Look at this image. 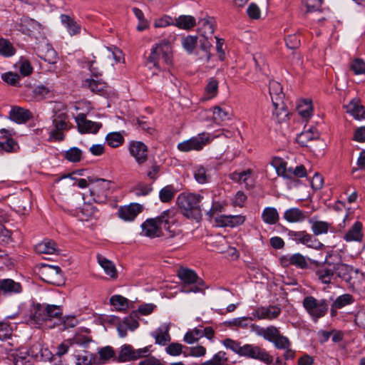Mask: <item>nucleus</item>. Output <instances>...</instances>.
Returning <instances> with one entry per match:
<instances>
[{"label": "nucleus", "mask_w": 365, "mask_h": 365, "mask_svg": "<svg viewBox=\"0 0 365 365\" xmlns=\"http://www.w3.org/2000/svg\"><path fill=\"white\" fill-rule=\"evenodd\" d=\"M175 211L167 210L155 217L146 220L142 225V234L149 237H156L162 235V230L170 232V224L175 222Z\"/></svg>", "instance_id": "nucleus-1"}, {"label": "nucleus", "mask_w": 365, "mask_h": 365, "mask_svg": "<svg viewBox=\"0 0 365 365\" xmlns=\"http://www.w3.org/2000/svg\"><path fill=\"white\" fill-rule=\"evenodd\" d=\"M203 196L194 193H181L177 198L178 205L184 216L189 219L199 220L202 217L201 203Z\"/></svg>", "instance_id": "nucleus-2"}, {"label": "nucleus", "mask_w": 365, "mask_h": 365, "mask_svg": "<svg viewBox=\"0 0 365 365\" xmlns=\"http://www.w3.org/2000/svg\"><path fill=\"white\" fill-rule=\"evenodd\" d=\"M52 125L50 127L49 139L53 140H63L64 132L69 129L66 108L63 105L59 104L53 108Z\"/></svg>", "instance_id": "nucleus-3"}, {"label": "nucleus", "mask_w": 365, "mask_h": 365, "mask_svg": "<svg viewBox=\"0 0 365 365\" xmlns=\"http://www.w3.org/2000/svg\"><path fill=\"white\" fill-rule=\"evenodd\" d=\"M148 61L153 63L157 68H164V66L171 65L173 52L169 41H163L153 47Z\"/></svg>", "instance_id": "nucleus-4"}, {"label": "nucleus", "mask_w": 365, "mask_h": 365, "mask_svg": "<svg viewBox=\"0 0 365 365\" xmlns=\"http://www.w3.org/2000/svg\"><path fill=\"white\" fill-rule=\"evenodd\" d=\"M88 180L91 183L89 194L93 200L97 203H105L112 192L113 182L103 178L94 179L92 177H88Z\"/></svg>", "instance_id": "nucleus-5"}, {"label": "nucleus", "mask_w": 365, "mask_h": 365, "mask_svg": "<svg viewBox=\"0 0 365 365\" xmlns=\"http://www.w3.org/2000/svg\"><path fill=\"white\" fill-rule=\"evenodd\" d=\"M178 276L183 282L182 292L185 293L199 292L204 290V283L200 280L195 271L187 268H180Z\"/></svg>", "instance_id": "nucleus-6"}, {"label": "nucleus", "mask_w": 365, "mask_h": 365, "mask_svg": "<svg viewBox=\"0 0 365 365\" xmlns=\"http://www.w3.org/2000/svg\"><path fill=\"white\" fill-rule=\"evenodd\" d=\"M62 309L60 306L51 304H37L34 313V319L38 323L40 322L61 320Z\"/></svg>", "instance_id": "nucleus-7"}, {"label": "nucleus", "mask_w": 365, "mask_h": 365, "mask_svg": "<svg viewBox=\"0 0 365 365\" xmlns=\"http://www.w3.org/2000/svg\"><path fill=\"white\" fill-rule=\"evenodd\" d=\"M303 306L314 322L324 317L328 310V304L326 300H318L312 296L304 299Z\"/></svg>", "instance_id": "nucleus-8"}, {"label": "nucleus", "mask_w": 365, "mask_h": 365, "mask_svg": "<svg viewBox=\"0 0 365 365\" xmlns=\"http://www.w3.org/2000/svg\"><path fill=\"white\" fill-rule=\"evenodd\" d=\"M240 356L259 360L267 365L273 363V357L265 349L254 344L242 345Z\"/></svg>", "instance_id": "nucleus-9"}, {"label": "nucleus", "mask_w": 365, "mask_h": 365, "mask_svg": "<svg viewBox=\"0 0 365 365\" xmlns=\"http://www.w3.org/2000/svg\"><path fill=\"white\" fill-rule=\"evenodd\" d=\"M210 140V135L209 133H202L197 136L178 143V148L182 152L198 151L202 150Z\"/></svg>", "instance_id": "nucleus-10"}, {"label": "nucleus", "mask_w": 365, "mask_h": 365, "mask_svg": "<svg viewBox=\"0 0 365 365\" xmlns=\"http://www.w3.org/2000/svg\"><path fill=\"white\" fill-rule=\"evenodd\" d=\"M78 129L81 133H96L101 128L102 124L86 119L83 113H80L76 117Z\"/></svg>", "instance_id": "nucleus-11"}, {"label": "nucleus", "mask_w": 365, "mask_h": 365, "mask_svg": "<svg viewBox=\"0 0 365 365\" xmlns=\"http://www.w3.org/2000/svg\"><path fill=\"white\" fill-rule=\"evenodd\" d=\"M143 211V205L138 203H130L121 206L118 210V217L124 221H133Z\"/></svg>", "instance_id": "nucleus-12"}, {"label": "nucleus", "mask_w": 365, "mask_h": 365, "mask_svg": "<svg viewBox=\"0 0 365 365\" xmlns=\"http://www.w3.org/2000/svg\"><path fill=\"white\" fill-rule=\"evenodd\" d=\"M129 151L139 165L144 163L148 159V147L143 142H131L129 145Z\"/></svg>", "instance_id": "nucleus-13"}, {"label": "nucleus", "mask_w": 365, "mask_h": 365, "mask_svg": "<svg viewBox=\"0 0 365 365\" xmlns=\"http://www.w3.org/2000/svg\"><path fill=\"white\" fill-rule=\"evenodd\" d=\"M281 309L277 306L260 307L253 312V316L258 319L273 320L281 314Z\"/></svg>", "instance_id": "nucleus-14"}, {"label": "nucleus", "mask_w": 365, "mask_h": 365, "mask_svg": "<svg viewBox=\"0 0 365 365\" xmlns=\"http://www.w3.org/2000/svg\"><path fill=\"white\" fill-rule=\"evenodd\" d=\"M315 273L318 279L322 283L330 284L334 277V264L327 262L319 267Z\"/></svg>", "instance_id": "nucleus-15"}, {"label": "nucleus", "mask_w": 365, "mask_h": 365, "mask_svg": "<svg viewBox=\"0 0 365 365\" xmlns=\"http://www.w3.org/2000/svg\"><path fill=\"white\" fill-rule=\"evenodd\" d=\"M43 274L46 277L45 280L48 283L58 286L63 283L62 272L58 266L48 265L45 267Z\"/></svg>", "instance_id": "nucleus-16"}, {"label": "nucleus", "mask_w": 365, "mask_h": 365, "mask_svg": "<svg viewBox=\"0 0 365 365\" xmlns=\"http://www.w3.org/2000/svg\"><path fill=\"white\" fill-rule=\"evenodd\" d=\"M314 140L319 141L321 145H324V143L319 140V133L315 128L304 130L297 137V143L302 146L310 147V143Z\"/></svg>", "instance_id": "nucleus-17"}, {"label": "nucleus", "mask_w": 365, "mask_h": 365, "mask_svg": "<svg viewBox=\"0 0 365 365\" xmlns=\"http://www.w3.org/2000/svg\"><path fill=\"white\" fill-rule=\"evenodd\" d=\"M335 273L338 277L344 279L346 283L351 284L353 274L356 275L358 270H354L353 267L343 263L334 264Z\"/></svg>", "instance_id": "nucleus-18"}, {"label": "nucleus", "mask_w": 365, "mask_h": 365, "mask_svg": "<svg viewBox=\"0 0 365 365\" xmlns=\"http://www.w3.org/2000/svg\"><path fill=\"white\" fill-rule=\"evenodd\" d=\"M230 178L235 182L244 184L247 187H252L254 185L252 170L250 169L240 173L234 172L230 174Z\"/></svg>", "instance_id": "nucleus-19"}, {"label": "nucleus", "mask_w": 365, "mask_h": 365, "mask_svg": "<svg viewBox=\"0 0 365 365\" xmlns=\"http://www.w3.org/2000/svg\"><path fill=\"white\" fill-rule=\"evenodd\" d=\"M169 329V325L164 324L151 333L152 336L155 339L156 344L165 346L170 341Z\"/></svg>", "instance_id": "nucleus-20"}, {"label": "nucleus", "mask_w": 365, "mask_h": 365, "mask_svg": "<svg viewBox=\"0 0 365 365\" xmlns=\"http://www.w3.org/2000/svg\"><path fill=\"white\" fill-rule=\"evenodd\" d=\"M0 291L4 294H19L22 291V286L12 279H0Z\"/></svg>", "instance_id": "nucleus-21"}, {"label": "nucleus", "mask_w": 365, "mask_h": 365, "mask_svg": "<svg viewBox=\"0 0 365 365\" xmlns=\"http://www.w3.org/2000/svg\"><path fill=\"white\" fill-rule=\"evenodd\" d=\"M274 110L272 111V119L280 123L287 119L289 112L283 101L272 103Z\"/></svg>", "instance_id": "nucleus-22"}, {"label": "nucleus", "mask_w": 365, "mask_h": 365, "mask_svg": "<svg viewBox=\"0 0 365 365\" xmlns=\"http://www.w3.org/2000/svg\"><path fill=\"white\" fill-rule=\"evenodd\" d=\"M199 32L204 38L212 39L214 34L213 19L212 18L201 19L199 22Z\"/></svg>", "instance_id": "nucleus-23"}, {"label": "nucleus", "mask_w": 365, "mask_h": 365, "mask_svg": "<svg viewBox=\"0 0 365 365\" xmlns=\"http://www.w3.org/2000/svg\"><path fill=\"white\" fill-rule=\"evenodd\" d=\"M346 112L352 115L356 119H365V108L360 104L357 99L352 100L346 106Z\"/></svg>", "instance_id": "nucleus-24"}, {"label": "nucleus", "mask_w": 365, "mask_h": 365, "mask_svg": "<svg viewBox=\"0 0 365 365\" xmlns=\"http://www.w3.org/2000/svg\"><path fill=\"white\" fill-rule=\"evenodd\" d=\"M283 217L287 222L291 223L302 222L306 219L305 213L297 207L287 210Z\"/></svg>", "instance_id": "nucleus-25"}, {"label": "nucleus", "mask_w": 365, "mask_h": 365, "mask_svg": "<svg viewBox=\"0 0 365 365\" xmlns=\"http://www.w3.org/2000/svg\"><path fill=\"white\" fill-rule=\"evenodd\" d=\"M0 132L6 138L5 141L0 142V148L7 153L16 151L18 148L17 143L12 138H7L12 135L13 130L3 128L0 130Z\"/></svg>", "instance_id": "nucleus-26"}, {"label": "nucleus", "mask_w": 365, "mask_h": 365, "mask_svg": "<svg viewBox=\"0 0 365 365\" xmlns=\"http://www.w3.org/2000/svg\"><path fill=\"white\" fill-rule=\"evenodd\" d=\"M363 238L362 224L360 222H356L351 228L344 236V240L347 242L356 241L361 242Z\"/></svg>", "instance_id": "nucleus-27"}, {"label": "nucleus", "mask_w": 365, "mask_h": 365, "mask_svg": "<svg viewBox=\"0 0 365 365\" xmlns=\"http://www.w3.org/2000/svg\"><path fill=\"white\" fill-rule=\"evenodd\" d=\"M31 117L29 110L19 107L13 108L9 113V118L19 123H22L29 120Z\"/></svg>", "instance_id": "nucleus-28"}, {"label": "nucleus", "mask_w": 365, "mask_h": 365, "mask_svg": "<svg viewBox=\"0 0 365 365\" xmlns=\"http://www.w3.org/2000/svg\"><path fill=\"white\" fill-rule=\"evenodd\" d=\"M39 29L38 23L31 19L25 17L21 19L19 30L26 35H31V34Z\"/></svg>", "instance_id": "nucleus-29"}, {"label": "nucleus", "mask_w": 365, "mask_h": 365, "mask_svg": "<svg viewBox=\"0 0 365 365\" xmlns=\"http://www.w3.org/2000/svg\"><path fill=\"white\" fill-rule=\"evenodd\" d=\"M269 91L272 103L283 101L284 95L282 92V87L279 82L275 81H269Z\"/></svg>", "instance_id": "nucleus-30"}, {"label": "nucleus", "mask_w": 365, "mask_h": 365, "mask_svg": "<svg viewBox=\"0 0 365 365\" xmlns=\"http://www.w3.org/2000/svg\"><path fill=\"white\" fill-rule=\"evenodd\" d=\"M35 250L38 254L51 255L56 252L57 245L53 240H44L36 245Z\"/></svg>", "instance_id": "nucleus-31"}, {"label": "nucleus", "mask_w": 365, "mask_h": 365, "mask_svg": "<svg viewBox=\"0 0 365 365\" xmlns=\"http://www.w3.org/2000/svg\"><path fill=\"white\" fill-rule=\"evenodd\" d=\"M60 18L61 23L67 29L71 36L80 34L81 26L71 17L66 14H61Z\"/></svg>", "instance_id": "nucleus-32"}, {"label": "nucleus", "mask_w": 365, "mask_h": 365, "mask_svg": "<svg viewBox=\"0 0 365 365\" xmlns=\"http://www.w3.org/2000/svg\"><path fill=\"white\" fill-rule=\"evenodd\" d=\"M196 24L195 19L189 15H182L175 19L174 26L181 29L190 30Z\"/></svg>", "instance_id": "nucleus-33"}, {"label": "nucleus", "mask_w": 365, "mask_h": 365, "mask_svg": "<svg viewBox=\"0 0 365 365\" xmlns=\"http://www.w3.org/2000/svg\"><path fill=\"white\" fill-rule=\"evenodd\" d=\"M97 259L99 264L103 269L107 275L112 278L117 277V270L114 264L111 261L101 255H97Z\"/></svg>", "instance_id": "nucleus-34"}, {"label": "nucleus", "mask_w": 365, "mask_h": 365, "mask_svg": "<svg viewBox=\"0 0 365 365\" xmlns=\"http://www.w3.org/2000/svg\"><path fill=\"white\" fill-rule=\"evenodd\" d=\"M262 219L267 224L274 225L279 221V216L276 208L268 207L262 211Z\"/></svg>", "instance_id": "nucleus-35"}, {"label": "nucleus", "mask_w": 365, "mask_h": 365, "mask_svg": "<svg viewBox=\"0 0 365 365\" xmlns=\"http://www.w3.org/2000/svg\"><path fill=\"white\" fill-rule=\"evenodd\" d=\"M218 93V81L215 78H210L205 88V101L211 99L217 96Z\"/></svg>", "instance_id": "nucleus-36"}, {"label": "nucleus", "mask_w": 365, "mask_h": 365, "mask_svg": "<svg viewBox=\"0 0 365 365\" xmlns=\"http://www.w3.org/2000/svg\"><path fill=\"white\" fill-rule=\"evenodd\" d=\"M231 112L228 109L220 106H215L213 108V119L217 123L229 120L231 118Z\"/></svg>", "instance_id": "nucleus-37"}, {"label": "nucleus", "mask_w": 365, "mask_h": 365, "mask_svg": "<svg viewBox=\"0 0 365 365\" xmlns=\"http://www.w3.org/2000/svg\"><path fill=\"white\" fill-rule=\"evenodd\" d=\"M135 349L130 345L124 344L120 347L118 354V360L124 362L131 360H136Z\"/></svg>", "instance_id": "nucleus-38"}, {"label": "nucleus", "mask_w": 365, "mask_h": 365, "mask_svg": "<svg viewBox=\"0 0 365 365\" xmlns=\"http://www.w3.org/2000/svg\"><path fill=\"white\" fill-rule=\"evenodd\" d=\"M36 54L44 61H48L51 63V60L48 58V56H54L55 51L52 49L50 45L47 43H39L37 47L35 48Z\"/></svg>", "instance_id": "nucleus-39"}, {"label": "nucleus", "mask_w": 365, "mask_h": 365, "mask_svg": "<svg viewBox=\"0 0 365 365\" xmlns=\"http://www.w3.org/2000/svg\"><path fill=\"white\" fill-rule=\"evenodd\" d=\"M354 302V297L349 294H344L338 297L331 304V311L334 309H341L344 307L351 304Z\"/></svg>", "instance_id": "nucleus-40"}, {"label": "nucleus", "mask_w": 365, "mask_h": 365, "mask_svg": "<svg viewBox=\"0 0 365 365\" xmlns=\"http://www.w3.org/2000/svg\"><path fill=\"white\" fill-rule=\"evenodd\" d=\"M298 113L303 118H307L312 113V102L309 100L302 101L297 106Z\"/></svg>", "instance_id": "nucleus-41"}, {"label": "nucleus", "mask_w": 365, "mask_h": 365, "mask_svg": "<svg viewBox=\"0 0 365 365\" xmlns=\"http://www.w3.org/2000/svg\"><path fill=\"white\" fill-rule=\"evenodd\" d=\"M83 85L96 93L102 91L106 87V83L98 78H87L84 81Z\"/></svg>", "instance_id": "nucleus-42"}, {"label": "nucleus", "mask_w": 365, "mask_h": 365, "mask_svg": "<svg viewBox=\"0 0 365 365\" xmlns=\"http://www.w3.org/2000/svg\"><path fill=\"white\" fill-rule=\"evenodd\" d=\"M287 262H288L290 264L294 265L302 269L307 267V262L305 257L299 253L294 254L290 256L289 259H285L283 261V263H286Z\"/></svg>", "instance_id": "nucleus-43"}, {"label": "nucleus", "mask_w": 365, "mask_h": 365, "mask_svg": "<svg viewBox=\"0 0 365 365\" xmlns=\"http://www.w3.org/2000/svg\"><path fill=\"white\" fill-rule=\"evenodd\" d=\"M312 223V230L314 235H319L327 233L331 225L324 221L310 222Z\"/></svg>", "instance_id": "nucleus-44"}, {"label": "nucleus", "mask_w": 365, "mask_h": 365, "mask_svg": "<svg viewBox=\"0 0 365 365\" xmlns=\"http://www.w3.org/2000/svg\"><path fill=\"white\" fill-rule=\"evenodd\" d=\"M203 337L202 329L195 328L187 331L184 336V341L189 344H193Z\"/></svg>", "instance_id": "nucleus-45"}, {"label": "nucleus", "mask_w": 365, "mask_h": 365, "mask_svg": "<svg viewBox=\"0 0 365 365\" xmlns=\"http://www.w3.org/2000/svg\"><path fill=\"white\" fill-rule=\"evenodd\" d=\"M227 361V358L225 352L219 351L211 359L202 363L200 365H226Z\"/></svg>", "instance_id": "nucleus-46"}, {"label": "nucleus", "mask_w": 365, "mask_h": 365, "mask_svg": "<svg viewBox=\"0 0 365 365\" xmlns=\"http://www.w3.org/2000/svg\"><path fill=\"white\" fill-rule=\"evenodd\" d=\"M15 48L13 46L12 43L4 38H0V54L9 57L13 56L15 53Z\"/></svg>", "instance_id": "nucleus-47"}, {"label": "nucleus", "mask_w": 365, "mask_h": 365, "mask_svg": "<svg viewBox=\"0 0 365 365\" xmlns=\"http://www.w3.org/2000/svg\"><path fill=\"white\" fill-rule=\"evenodd\" d=\"M106 142L112 148L120 146L124 141V138L120 133H108L106 138Z\"/></svg>", "instance_id": "nucleus-48"}, {"label": "nucleus", "mask_w": 365, "mask_h": 365, "mask_svg": "<svg viewBox=\"0 0 365 365\" xmlns=\"http://www.w3.org/2000/svg\"><path fill=\"white\" fill-rule=\"evenodd\" d=\"M175 192L176 191L172 185H167L160 190L159 197L162 202H168L174 197Z\"/></svg>", "instance_id": "nucleus-49"}, {"label": "nucleus", "mask_w": 365, "mask_h": 365, "mask_svg": "<svg viewBox=\"0 0 365 365\" xmlns=\"http://www.w3.org/2000/svg\"><path fill=\"white\" fill-rule=\"evenodd\" d=\"M110 304L118 310L125 309L128 307V301L120 295H114L110 299Z\"/></svg>", "instance_id": "nucleus-50"}, {"label": "nucleus", "mask_w": 365, "mask_h": 365, "mask_svg": "<svg viewBox=\"0 0 365 365\" xmlns=\"http://www.w3.org/2000/svg\"><path fill=\"white\" fill-rule=\"evenodd\" d=\"M197 43V37L195 36H187L182 40V46L189 53H192Z\"/></svg>", "instance_id": "nucleus-51"}, {"label": "nucleus", "mask_w": 365, "mask_h": 365, "mask_svg": "<svg viewBox=\"0 0 365 365\" xmlns=\"http://www.w3.org/2000/svg\"><path fill=\"white\" fill-rule=\"evenodd\" d=\"M82 152L81 150L76 147L71 148L66 153V158L73 163L78 162L81 159Z\"/></svg>", "instance_id": "nucleus-52"}, {"label": "nucleus", "mask_w": 365, "mask_h": 365, "mask_svg": "<svg viewBox=\"0 0 365 365\" xmlns=\"http://www.w3.org/2000/svg\"><path fill=\"white\" fill-rule=\"evenodd\" d=\"M272 343H273L274 346L278 349H284L291 346L289 339L281 334Z\"/></svg>", "instance_id": "nucleus-53"}, {"label": "nucleus", "mask_w": 365, "mask_h": 365, "mask_svg": "<svg viewBox=\"0 0 365 365\" xmlns=\"http://www.w3.org/2000/svg\"><path fill=\"white\" fill-rule=\"evenodd\" d=\"M350 68L356 75L365 74V63L360 58L354 60Z\"/></svg>", "instance_id": "nucleus-54"}, {"label": "nucleus", "mask_w": 365, "mask_h": 365, "mask_svg": "<svg viewBox=\"0 0 365 365\" xmlns=\"http://www.w3.org/2000/svg\"><path fill=\"white\" fill-rule=\"evenodd\" d=\"M280 334L279 330L276 327L271 325L265 328L264 339L272 342Z\"/></svg>", "instance_id": "nucleus-55"}, {"label": "nucleus", "mask_w": 365, "mask_h": 365, "mask_svg": "<svg viewBox=\"0 0 365 365\" xmlns=\"http://www.w3.org/2000/svg\"><path fill=\"white\" fill-rule=\"evenodd\" d=\"M272 164L274 167L278 175L284 176V173H286L287 163L282 158H276L273 159Z\"/></svg>", "instance_id": "nucleus-56"}, {"label": "nucleus", "mask_w": 365, "mask_h": 365, "mask_svg": "<svg viewBox=\"0 0 365 365\" xmlns=\"http://www.w3.org/2000/svg\"><path fill=\"white\" fill-rule=\"evenodd\" d=\"M322 2L323 0H304L307 12L311 13L319 11L321 9Z\"/></svg>", "instance_id": "nucleus-57"}, {"label": "nucleus", "mask_w": 365, "mask_h": 365, "mask_svg": "<svg viewBox=\"0 0 365 365\" xmlns=\"http://www.w3.org/2000/svg\"><path fill=\"white\" fill-rule=\"evenodd\" d=\"M194 176L199 183L203 184L207 182V172L205 168L202 166H198L195 168Z\"/></svg>", "instance_id": "nucleus-58"}, {"label": "nucleus", "mask_w": 365, "mask_h": 365, "mask_svg": "<svg viewBox=\"0 0 365 365\" xmlns=\"http://www.w3.org/2000/svg\"><path fill=\"white\" fill-rule=\"evenodd\" d=\"M223 344L227 349H230L235 353L241 354V350L242 349V346L240 343L235 341L231 339H226L223 341Z\"/></svg>", "instance_id": "nucleus-59"}, {"label": "nucleus", "mask_w": 365, "mask_h": 365, "mask_svg": "<svg viewBox=\"0 0 365 365\" xmlns=\"http://www.w3.org/2000/svg\"><path fill=\"white\" fill-rule=\"evenodd\" d=\"M309 233L305 231H293L289 232V236L297 243H304Z\"/></svg>", "instance_id": "nucleus-60"}, {"label": "nucleus", "mask_w": 365, "mask_h": 365, "mask_svg": "<svg viewBox=\"0 0 365 365\" xmlns=\"http://www.w3.org/2000/svg\"><path fill=\"white\" fill-rule=\"evenodd\" d=\"M152 187L147 184L140 183L133 189V192L137 196H145L150 193Z\"/></svg>", "instance_id": "nucleus-61"}, {"label": "nucleus", "mask_w": 365, "mask_h": 365, "mask_svg": "<svg viewBox=\"0 0 365 365\" xmlns=\"http://www.w3.org/2000/svg\"><path fill=\"white\" fill-rule=\"evenodd\" d=\"M100 358L103 360H109L115 356V351L111 346H107L98 351Z\"/></svg>", "instance_id": "nucleus-62"}, {"label": "nucleus", "mask_w": 365, "mask_h": 365, "mask_svg": "<svg viewBox=\"0 0 365 365\" xmlns=\"http://www.w3.org/2000/svg\"><path fill=\"white\" fill-rule=\"evenodd\" d=\"M1 78L4 81L11 86H15L20 79V76L17 73L12 72H8L2 74Z\"/></svg>", "instance_id": "nucleus-63"}, {"label": "nucleus", "mask_w": 365, "mask_h": 365, "mask_svg": "<svg viewBox=\"0 0 365 365\" xmlns=\"http://www.w3.org/2000/svg\"><path fill=\"white\" fill-rule=\"evenodd\" d=\"M12 333L11 327L4 322H0V340L9 339Z\"/></svg>", "instance_id": "nucleus-64"}]
</instances>
